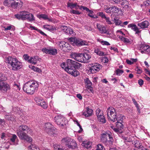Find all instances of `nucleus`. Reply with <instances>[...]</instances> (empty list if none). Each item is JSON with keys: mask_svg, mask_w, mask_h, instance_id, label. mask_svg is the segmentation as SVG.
<instances>
[{"mask_svg": "<svg viewBox=\"0 0 150 150\" xmlns=\"http://www.w3.org/2000/svg\"><path fill=\"white\" fill-rule=\"evenodd\" d=\"M72 139L68 137L63 138L62 140V143L63 144H65L68 147Z\"/></svg>", "mask_w": 150, "mask_h": 150, "instance_id": "4be33fe9", "label": "nucleus"}, {"mask_svg": "<svg viewBox=\"0 0 150 150\" xmlns=\"http://www.w3.org/2000/svg\"><path fill=\"white\" fill-rule=\"evenodd\" d=\"M98 119L100 120V122H102L103 123H104L106 122V120L104 116L103 115L100 117L98 118Z\"/></svg>", "mask_w": 150, "mask_h": 150, "instance_id": "c03bdc74", "label": "nucleus"}, {"mask_svg": "<svg viewBox=\"0 0 150 150\" xmlns=\"http://www.w3.org/2000/svg\"><path fill=\"white\" fill-rule=\"evenodd\" d=\"M96 26L98 29L99 30L101 33H106L108 34V31L106 30L105 28L103 25H101L100 24L97 23Z\"/></svg>", "mask_w": 150, "mask_h": 150, "instance_id": "6ab92c4d", "label": "nucleus"}, {"mask_svg": "<svg viewBox=\"0 0 150 150\" xmlns=\"http://www.w3.org/2000/svg\"><path fill=\"white\" fill-rule=\"evenodd\" d=\"M76 123H77V125L78 126H79V128H80V130H79V133H80L83 130L82 128L81 127V126L80 125L79 123L77 121H76Z\"/></svg>", "mask_w": 150, "mask_h": 150, "instance_id": "13d9d810", "label": "nucleus"}, {"mask_svg": "<svg viewBox=\"0 0 150 150\" xmlns=\"http://www.w3.org/2000/svg\"><path fill=\"white\" fill-rule=\"evenodd\" d=\"M102 66L100 64L95 63L92 64V66L90 67L89 70L92 73H95L96 71H98L102 68Z\"/></svg>", "mask_w": 150, "mask_h": 150, "instance_id": "f8f14e48", "label": "nucleus"}, {"mask_svg": "<svg viewBox=\"0 0 150 150\" xmlns=\"http://www.w3.org/2000/svg\"><path fill=\"white\" fill-rule=\"evenodd\" d=\"M55 150H63L60 147H58L57 146H55L54 147Z\"/></svg>", "mask_w": 150, "mask_h": 150, "instance_id": "774afa93", "label": "nucleus"}, {"mask_svg": "<svg viewBox=\"0 0 150 150\" xmlns=\"http://www.w3.org/2000/svg\"><path fill=\"white\" fill-rule=\"evenodd\" d=\"M49 130L50 131V132H51V133H48V134H49L50 135H51L55 133V131L56 129V128H55L54 127V128L53 129V131H52V128H51Z\"/></svg>", "mask_w": 150, "mask_h": 150, "instance_id": "6e6d98bb", "label": "nucleus"}, {"mask_svg": "<svg viewBox=\"0 0 150 150\" xmlns=\"http://www.w3.org/2000/svg\"><path fill=\"white\" fill-rule=\"evenodd\" d=\"M132 101L134 105L136 106V107L137 108V109H139V105L137 103V102L135 100L134 98H132Z\"/></svg>", "mask_w": 150, "mask_h": 150, "instance_id": "3c124183", "label": "nucleus"}, {"mask_svg": "<svg viewBox=\"0 0 150 150\" xmlns=\"http://www.w3.org/2000/svg\"><path fill=\"white\" fill-rule=\"evenodd\" d=\"M94 52L97 55L100 56H105V54L104 52L101 51L100 49L98 48L95 49L94 50Z\"/></svg>", "mask_w": 150, "mask_h": 150, "instance_id": "7c9ffc66", "label": "nucleus"}, {"mask_svg": "<svg viewBox=\"0 0 150 150\" xmlns=\"http://www.w3.org/2000/svg\"><path fill=\"white\" fill-rule=\"evenodd\" d=\"M93 112L92 110L87 108L86 112H83V115L86 117H88L92 115Z\"/></svg>", "mask_w": 150, "mask_h": 150, "instance_id": "412c9836", "label": "nucleus"}, {"mask_svg": "<svg viewBox=\"0 0 150 150\" xmlns=\"http://www.w3.org/2000/svg\"><path fill=\"white\" fill-rule=\"evenodd\" d=\"M12 4L11 7L14 9L21 8L23 6V2L21 1L16 2L13 0V2Z\"/></svg>", "mask_w": 150, "mask_h": 150, "instance_id": "f3484780", "label": "nucleus"}, {"mask_svg": "<svg viewBox=\"0 0 150 150\" xmlns=\"http://www.w3.org/2000/svg\"><path fill=\"white\" fill-rule=\"evenodd\" d=\"M70 55L71 58L75 60L82 63H84L83 53L72 52Z\"/></svg>", "mask_w": 150, "mask_h": 150, "instance_id": "1a4fd4ad", "label": "nucleus"}, {"mask_svg": "<svg viewBox=\"0 0 150 150\" xmlns=\"http://www.w3.org/2000/svg\"><path fill=\"white\" fill-rule=\"evenodd\" d=\"M62 68L64 69L69 74L76 77L79 74V72L76 70L79 69L82 66V64L71 59H67L66 62L61 64Z\"/></svg>", "mask_w": 150, "mask_h": 150, "instance_id": "f257e3e1", "label": "nucleus"}, {"mask_svg": "<svg viewBox=\"0 0 150 150\" xmlns=\"http://www.w3.org/2000/svg\"><path fill=\"white\" fill-rule=\"evenodd\" d=\"M6 62L11 65L12 67V69L13 70H17L22 67V64L18 61L16 58L9 57L6 60Z\"/></svg>", "mask_w": 150, "mask_h": 150, "instance_id": "20e7f679", "label": "nucleus"}, {"mask_svg": "<svg viewBox=\"0 0 150 150\" xmlns=\"http://www.w3.org/2000/svg\"><path fill=\"white\" fill-rule=\"evenodd\" d=\"M50 49H47L46 48H44L42 49V51L44 52L46 54H49L50 52Z\"/></svg>", "mask_w": 150, "mask_h": 150, "instance_id": "864d4df0", "label": "nucleus"}, {"mask_svg": "<svg viewBox=\"0 0 150 150\" xmlns=\"http://www.w3.org/2000/svg\"><path fill=\"white\" fill-rule=\"evenodd\" d=\"M44 28L50 31L54 32L56 30V28L54 26L49 25H45L43 26Z\"/></svg>", "mask_w": 150, "mask_h": 150, "instance_id": "a878e982", "label": "nucleus"}, {"mask_svg": "<svg viewBox=\"0 0 150 150\" xmlns=\"http://www.w3.org/2000/svg\"><path fill=\"white\" fill-rule=\"evenodd\" d=\"M17 137L15 134H13L11 137L10 138V140L12 142L14 143L16 139L17 138Z\"/></svg>", "mask_w": 150, "mask_h": 150, "instance_id": "09e8293b", "label": "nucleus"}, {"mask_svg": "<svg viewBox=\"0 0 150 150\" xmlns=\"http://www.w3.org/2000/svg\"><path fill=\"white\" fill-rule=\"evenodd\" d=\"M24 13L25 11H22L20 12L19 13L15 14V16L16 18L19 20L21 19L23 20H24L23 17H24Z\"/></svg>", "mask_w": 150, "mask_h": 150, "instance_id": "b1692460", "label": "nucleus"}, {"mask_svg": "<svg viewBox=\"0 0 150 150\" xmlns=\"http://www.w3.org/2000/svg\"><path fill=\"white\" fill-rule=\"evenodd\" d=\"M68 40L74 45L78 47L87 45L88 44L87 42L79 38L71 37L69 38Z\"/></svg>", "mask_w": 150, "mask_h": 150, "instance_id": "0eeeda50", "label": "nucleus"}, {"mask_svg": "<svg viewBox=\"0 0 150 150\" xmlns=\"http://www.w3.org/2000/svg\"><path fill=\"white\" fill-rule=\"evenodd\" d=\"M150 53V47L149 46L148 47H147V48L146 50L145 51V53L147 54H149Z\"/></svg>", "mask_w": 150, "mask_h": 150, "instance_id": "e2e57ef3", "label": "nucleus"}, {"mask_svg": "<svg viewBox=\"0 0 150 150\" xmlns=\"http://www.w3.org/2000/svg\"><path fill=\"white\" fill-rule=\"evenodd\" d=\"M100 141L107 146H110L112 144L113 138L111 134L105 132L101 135Z\"/></svg>", "mask_w": 150, "mask_h": 150, "instance_id": "423d86ee", "label": "nucleus"}, {"mask_svg": "<svg viewBox=\"0 0 150 150\" xmlns=\"http://www.w3.org/2000/svg\"><path fill=\"white\" fill-rule=\"evenodd\" d=\"M13 2V0H5L4 2V4L5 6L10 7L11 6Z\"/></svg>", "mask_w": 150, "mask_h": 150, "instance_id": "c756f323", "label": "nucleus"}, {"mask_svg": "<svg viewBox=\"0 0 150 150\" xmlns=\"http://www.w3.org/2000/svg\"><path fill=\"white\" fill-rule=\"evenodd\" d=\"M149 25V22L147 21H142L137 24V25L142 29L148 28Z\"/></svg>", "mask_w": 150, "mask_h": 150, "instance_id": "dca6fc26", "label": "nucleus"}, {"mask_svg": "<svg viewBox=\"0 0 150 150\" xmlns=\"http://www.w3.org/2000/svg\"><path fill=\"white\" fill-rule=\"evenodd\" d=\"M149 46L148 45H146L145 44H142L140 46V49L146 51L147 48V47H148Z\"/></svg>", "mask_w": 150, "mask_h": 150, "instance_id": "79ce46f5", "label": "nucleus"}, {"mask_svg": "<svg viewBox=\"0 0 150 150\" xmlns=\"http://www.w3.org/2000/svg\"><path fill=\"white\" fill-rule=\"evenodd\" d=\"M96 115L97 117H100L102 116L103 115V112L101 111L100 109H98L96 111Z\"/></svg>", "mask_w": 150, "mask_h": 150, "instance_id": "72a5a7b5", "label": "nucleus"}, {"mask_svg": "<svg viewBox=\"0 0 150 150\" xmlns=\"http://www.w3.org/2000/svg\"><path fill=\"white\" fill-rule=\"evenodd\" d=\"M82 145L83 146L87 149L89 148L91 146V145L89 142H84L82 144Z\"/></svg>", "mask_w": 150, "mask_h": 150, "instance_id": "e433bc0d", "label": "nucleus"}, {"mask_svg": "<svg viewBox=\"0 0 150 150\" xmlns=\"http://www.w3.org/2000/svg\"><path fill=\"white\" fill-rule=\"evenodd\" d=\"M59 45L60 49L64 51L68 52L72 49V48L70 45L68 43L64 41L59 42Z\"/></svg>", "mask_w": 150, "mask_h": 150, "instance_id": "6e6552de", "label": "nucleus"}, {"mask_svg": "<svg viewBox=\"0 0 150 150\" xmlns=\"http://www.w3.org/2000/svg\"><path fill=\"white\" fill-rule=\"evenodd\" d=\"M38 86L39 84L37 82H33L31 84L28 82L24 85L23 89L26 93L32 94L38 90Z\"/></svg>", "mask_w": 150, "mask_h": 150, "instance_id": "39448f33", "label": "nucleus"}, {"mask_svg": "<svg viewBox=\"0 0 150 150\" xmlns=\"http://www.w3.org/2000/svg\"><path fill=\"white\" fill-rule=\"evenodd\" d=\"M110 49L111 50H113L115 52H117L118 53L119 52L117 49L116 47H111Z\"/></svg>", "mask_w": 150, "mask_h": 150, "instance_id": "bf43d9fd", "label": "nucleus"}, {"mask_svg": "<svg viewBox=\"0 0 150 150\" xmlns=\"http://www.w3.org/2000/svg\"><path fill=\"white\" fill-rule=\"evenodd\" d=\"M54 120L57 125L62 126H64L66 125L64 123L66 121L65 118L61 115H57L54 117Z\"/></svg>", "mask_w": 150, "mask_h": 150, "instance_id": "9d476101", "label": "nucleus"}, {"mask_svg": "<svg viewBox=\"0 0 150 150\" xmlns=\"http://www.w3.org/2000/svg\"><path fill=\"white\" fill-rule=\"evenodd\" d=\"M71 13H73L76 14L77 15H79L81 14V13L80 12L78 11H76L74 10H72L71 11Z\"/></svg>", "mask_w": 150, "mask_h": 150, "instance_id": "603ef678", "label": "nucleus"}, {"mask_svg": "<svg viewBox=\"0 0 150 150\" xmlns=\"http://www.w3.org/2000/svg\"><path fill=\"white\" fill-rule=\"evenodd\" d=\"M123 72L124 71L122 70H120L119 69H117L116 71V74L118 76H120Z\"/></svg>", "mask_w": 150, "mask_h": 150, "instance_id": "a18cd8bd", "label": "nucleus"}, {"mask_svg": "<svg viewBox=\"0 0 150 150\" xmlns=\"http://www.w3.org/2000/svg\"><path fill=\"white\" fill-rule=\"evenodd\" d=\"M40 105L42 108L44 109H46L47 107V104L43 100H42L41 102L39 105Z\"/></svg>", "mask_w": 150, "mask_h": 150, "instance_id": "473e14b6", "label": "nucleus"}, {"mask_svg": "<svg viewBox=\"0 0 150 150\" xmlns=\"http://www.w3.org/2000/svg\"><path fill=\"white\" fill-rule=\"evenodd\" d=\"M138 83L140 86L143 85L144 83L143 80L142 79H139L138 81Z\"/></svg>", "mask_w": 150, "mask_h": 150, "instance_id": "052dcab7", "label": "nucleus"}, {"mask_svg": "<svg viewBox=\"0 0 150 150\" xmlns=\"http://www.w3.org/2000/svg\"><path fill=\"white\" fill-rule=\"evenodd\" d=\"M77 147V144L76 142L73 139H72L70 143L68 146L69 148H71L73 149H75Z\"/></svg>", "mask_w": 150, "mask_h": 150, "instance_id": "393cba45", "label": "nucleus"}, {"mask_svg": "<svg viewBox=\"0 0 150 150\" xmlns=\"http://www.w3.org/2000/svg\"><path fill=\"white\" fill-rule=\"evenodd\" d=\"M83 62L87 63L89 62V60L91 58L90 55L86 53H83Z\"/></svg>", "mask_w": 150, "mask_h": 150, "instance_id": "bb28decb", "label": "nucleus"}, {"mask_svg": "<svg viewBox=\"0 0 150 150\" xmlns=\"http://www.w3.org/2000/svg\"><path fill=\"white\" fill-rule=\"evenodd\" d=\"M97 15L100 16L102 18L105 19L106 22L108 24H113V23L111 22L109 18L107 17L102 12H99L97 13Z\"/></svg>", "mask_w": 150, "mask_h": 150, "instance_id": "2eb2a0df", "label": "nucleus"}, {"mask_svg": "<svg viewBox=\"0 0 150 150\" xmlns=\"http://www.w3.org/2000/svg\"><path fill=\"white\" fill-rule=\"evenodd\" d=\"M52 128V131H53V129L54 128V127L53 125L49 123H47L45 124V127H44L45 130L47 133H51V132H50L49 130Z\"/></svg>", "mask_w": 150, "mask_h": 150, "instance_id": "a211bd4d", "label": "nucleus"}, {"mask_svg": "<svg viewBox=\"0 0 150 150\" xmlns=\"http://www.w3.org/2000/svg\"><path fill=\"white\" fill-rule=\"evenodd\" d=\"M30 130L31 129L28 126L25 125H21L20 126L18 129L17 130V134L21 139L30 142L32 141V139L28 136L26 134L30 132Z\"/></svg>", "mask_w": 150, "mask_h": 150, "instance_id": "7ed1b4c3", "label": "nucleus"}, {"mask_svg": "<svg viewBox=\"0 0 150 150\" xmlns=\"http://www.w3.org/2000/svg\"><path fill=\"white\" fill-rule=\"evenodd\" d=\"M97 40L98 42H100L103 45H109L110 44L108 42L104 41H101L100 39H98Z\"/></svg>", "mask_w": 150, "mask_h": 150, "instance_id": "a19ab883", "label": "nucleus"}, {"mask_svg": "<svg viewBox=\"0 0 150 150\" xmlns=\"http://www.w3.org/2000/svg\"><path fill=\"white\" fill-rule=\"evenodd\" d=\"M24 17H23L24 20L26 19L30 21H35L33 15L31 13H28L26 11H25Z\"/></svg>", "mask_w": 150, "mask_h": 150, "instance_id": "ddd939ff", "label": "nucleus"}, {"mask_svg": "<svg viewBox=\"0 0 150 150\" xmlns=\"http://www.w3.org/2000/svg\"><path fill=\"white\" fill-rule=\"evenodd\" d=\"M35 101L39 105L40 104V103L41 102L42 100L38 98H35Z\"/></svg>", "mask_w": 150, "mask_h": 150, "instance_id": "5fc2aeb1", "label": "nucleus"}, {"mask_svg": "<svg viewBox=\"0 0 150 150\" xmlns=\"http://www.w3.org/2000/svg\"><path fill=\"white\" fill-rule=\"evenodd\" d=\"M40 18H42L45 19H47L48 20L50 21V19L48 18L47 16L45 14H41L39 16Z\"/></svg>", "mask_w": 150, "mask_h": 150, "instance_id": "49530a36", "label": "nucleus"}, {"mask_svg": "<svg viewBox=\"0 0 150 150\" xmlns=\"http://www.w3.org/2000/svg\"><path fill=\"white\" fill-rule=\"evenodd\" d=\"M112 12L113 13H117L119 11V8L116 6H113L111 7Z\"/></svg>", "mask_w": 150, "mask_h": 150, "instance_id": "58836bf2", "label": "nucleus"}, {"mask_svg": "<svg viewBox=\"0 0 150 150\" xmlns=\"http://www.w3.org/2000/svg\"><path fill=\"white\" fill-rule=\"evenodd\" d=\"M145 149V148H144V147L142 145L139 148L134 149V150H144Z\"/></svg>", "mask_w": 150, "mask_h": 150, "instance_id": "4d7b16f0", "label": "nucleus"}, {"mask_svg": "<svg viewBox=\"0 0 150 150\" xmlns=\"http://www.w3.org/2000/svg\"><path fill=\"white\" fill-rule=\"evenodd\" d=\"M76 97L80 100H82V97L80 94H77L76 95Z\"/></svg>", "mask_w": 150, "mask_h": 150, "instance_id": "0e129e2a", "label": "nucleus"}, {"mask_svg": "<svg viewBox=\"0 0 150 150\" xmlns=\"http://www.w3.org/2000/svg\"><path fill=\"white\" fill-rule=\"evenodd\" d=\"M57 53V50L56 49H50L49 54L55 55Z\"/></svg>", "mask_w": 150, "mask_h": 150, "instance_id": "4c0bfd02", "label": "nucleus"}, {"mask_svg": "<svg viewBox=\"0 0 150 150\" xmlns=\"http://www.w3.org/2000/svg\"><path fill=\"white\" fill-rule=\"evenodd\" d=\"M110 127L117 134H121L122 133V131L121 129L119 130L117 128H115L113 126L111 125L110 126Z\"/></svg>", "mask_w": 150, "mask_h": 150, "instance_id": "ea45409f", "label": "nucleus"}, {"mask_svg": "<svg viewBox=\"0 0 150 150\" xmlns=\"http://www.w3.org/2000/svg\"><path fill=\"white\" fill-rule=\"evenodd\" d=\"M23 57L24 58V59H25L26 60H28H28L29 59V57L27 55V54L24 55L23 56Z\"/></svg>", "mask_w": 150, "mask_h": 150, "instance_id": "680f3d73", "label": "nucleus"}, {"mask_svg": "<svg viewBox=\"0 0 150 150\" xmlns=\"http://www.w3.org/2000/svg\"><path fill=\"white\" fill-rule=\"evenodd\" d=\"M10 89L9 85L6 83L0 81V91L4 93L6 92Z\"/></svg>", "mask_w": 150, "mask_h": 150, "instance_id": "9b49d317", "label": "nucleus"}, {"mask_svg": "<svg viewBox=\"0 0 150 150\" xmlns=\"http://www.w3.org/2000/svg\"><path fill=\"white\" fill-rule=\"evenodd\" d=\"M38 59L39 57L37 56L31 57L28 60V62L31 63L32 64H36L37 61L38 60Z\"/></svg>", "mask_w": 150, "mask_h": 150, "instance_id": "5701e85b", "label": "nucleus"}, {"mask_svg": "<svg viewBox=\"0 0 150 150\" xmlns=\"http://www.w3.org/2000/svg\"><path fill=\"white\" fill-rule=\"evenodd\" d=\"M96 150H105L104 147L101 144H99L97 145Z\"/></svg>", "mask_w": 150, "mask_h": 150, "instance_id": "37998d69", "label": "nucleus"}, {"mask_svg": "<svg viewBox=\"0 0 150 150\" xmlns=\"http://www.w3.org/2000/svg\"><path fill=\"white\" fill-rule=\"evenodd\" d=\"M29 67L30 68H31L34 71H35V70L36 69V68H37V67H35L34 66H32V65H29Z\"/></svg>", "mask_w": 150, "mask_h": 150, "instance_id": "338daca9", "label": "nucleus"}, {"mask_svg": "<svg viewBox=\"0 0 150 150\" xmlns=\"http://www.w3.org/2000/svg\"><path fill=\"white\" fill-rule=\"evenodd\" d=\"M107 112L108 120L113 122L117 121L116 124L117 129L119 130L121 129L123 132V125L122 123L123 116L120 115H117L115 110L113 107L108 108Z\"/></svg>", "mask_w": 150, "mask_h": 150, "instance_id": "f03ea898", "label": "nucleus"}, {"mask_svg": "<svg viewBox=\"0 0 150 150\" xmlns=\"http://www.w3.org/2000/svg\"><path fill=\"white\" fill-rule=\"evenodd\" d=\"M111 19L112 21H113L116 25H120L121 23V21L119 20L117 17H115L114 18L112 17Z\"/></svg>", "mask_w": 150, "mask_h": 150, "instance_id": "c85d7f7f", "label": "nucleus"}, {"mask_svg": "<svg viewBox=\"0 0 150 150\" xmlns=\"http://www.w3.org/2000/svg\"><path fill=\"white\" fill-rule=\"evenodd\" d=\"M105 11L108 13H111L112 8L111 7L107 8L105 9Z\"/></svg>", "mask_w": 150, "mask_h": 150, "instance_id": "8fccbe9b", "label": "nucleus"}, {"mask_svg": "<svg viewBox=\"0 0 150 150\" xmlns=\"http://www.w3.org/2000/svg\"><path fill=\"white\" fill-rule=\"evenodd\" d=\"M120 39L122 41H123L124 42L128 43L130 42V41L127 38H125L124 37L122 36H120L119 37Z\"/></svg>", "mask_w": 150, "mask_h": 150, "instance_id": "2f4dec72", "label": "nucleus"}, {"mask_svg": "<svg viewBox=\"0 0 150 150\" xmlns=\"http://www.w3.org/2000/svg\"><path fill=\"white\" fill-rule=\"evenodd\" d=\"M61 28L64 32L67 34H70L73 35L74 31L72 29L67 26H62Z\"/></svg>", "mask_w": 150, "mask_h": 150, "instance_id": "4468645a", "label": "nucleus"}, {"mask_svg": "<svg viewBox=\"0 0 150 150\" xmlns=\"http://www.w3.org/2000/svg\"><path fill=\"white\" fill-rule=\"evenodd\" d=\"M126 62L128 64L131 65L133 64V62H132V61H131V60L127 59L126 61Z\"/></svg>", "mask_w": 150, "mask_h": 150, "instance_id": "69168bd1", "label": "nucleus"}, {"mask_svg": "<svg viewBox=\"0 0 150 150\" xmlns=\"http://www.w3.org/2000/svg\"><path fill=\"white\" fill-rule=\"evenodd\" d=\"M67 6L71 9L75 8L76 9H79L80 6L77 3H72L68 2Z\"/></svg>", "mask_w": 150, "mask_h": 150, "instance_id": "aec40b11", "label": "nucleus"}, {"mask_svg": "<svg viewBox=\"0 0 150 150\" xmlns=\"http://www.w3.org/2000/svg\"><path fill=\"white\" fill-rule=\"evenodd\" d=\"M120 4L123 6L124 8H128L129 2L127 0H122L119 2Z\"/></svg>", "mask_w": 150, "mask_h": 150, "instance_id": "cd10ccee", "label": "nucleus"}, {"mask_svg": "<svg viewBox=\"0 0 150 150\" xmlns=\"http://www.w3.org/2000/svg\"><path fill=\"white\" fill-rule=\"evenodd\" d=\"M128 28H131L134 31H136V30H137L138 28L136 25L133 23L128 25Z\"/></svg>", "mask_w": 150, "mask_h": 150, "instance_id": "f704fd0d", "label": "nucleus"}, {"mask_svg": "<svg viewBox=\"0 0 150 150\" xmlns=\"http://www.w3.org/2000/svg\"><path fill=\"white\" fill-rule=\"evenodd\" d=\"M133 143L134 144V146L136 148V149L139 148L142 145L140 143L139 141H134Z\"/></svg>", "mask_w": 150, "mask_h": 150, "instance_id": "de8ad7c7", "label": "nucleus"}, {"mask_svg": "<svg viewBox=\"0 0 150 150\" xmlns=\"http://www.w3.org/2000/svg\"><path fill=\"white\" fill-rule=\"evenodd\" d=\"M84 82L88 87H90L92 85V83L89 80L88 78H86V79L84 80Z\"/></svg>", "mask_w": 150, "mask_h": 150, "instance_id": "c9c22d12", "label": "nucleus"}]
</instances>
